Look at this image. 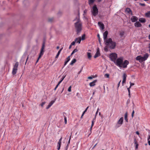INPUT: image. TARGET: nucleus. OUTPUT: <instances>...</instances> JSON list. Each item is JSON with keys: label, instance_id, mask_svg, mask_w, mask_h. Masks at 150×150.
<instances>
[{"label": "nucleus", "instance_id": "nucleus-1", "mask_svg": "<svg viewBox=\"0 0 150 150\" xmlns=\"http://www.w3.org/2000/svg\"><path fill=\"white\" fill-rule=\"evenodd\" d=\"M116 65L120 68H126L129 63V61L125 60L123 61V58L122 57H120L117 59L114 63Z\"/></svg>", "mask_w": 150, "mask_h": 150}, {"label": "nucleus", "instance_id": "nucleus-2", "mask_svg": "<svg viewBox=\"0 0 150 150\" xmlns=\"http://www.w3.org/2000/svg\"><path fill=\"white\" fill-rule=\"evenodd\" d=\"M75 29L77 35H80L82 29V23H79L76 22L74 24Z\"/></svg>", "mask_w": 150, "mask_h": 150}, {"label": "nucleus", "instance_id": "nucleus-3", "mask_svg": "<svg viewBox=\"0 0 150 150\" xmlns=\"http://www.w3.org/2000/svg\"><path fill=\"white\" fill-rule=\"evenodd\" d=\"M109 44L111 45L109 46V47L110 49H114L116 47V42L112 41L111 38H109L108 40H105V45L106 46L109 45Z\"/></svg>", "mask_w": 150, "mask_h": 150}, {"label": "nucleus", "instance_id": "nucleus-4", "mask_svg": "<svg viewBox=\"0 0 150 150\" xmlns=\"http://www.w3.org/2000/svg\"><path fill=\"white\" fill-rule=\"evenodd\" d=\"M149 56V55L147 53H146L143 57H142L141 55L137 56L136 58V59L139 61L140 63H141L146 60Z\"/></svg>", "mask_w": 150, "mask_h": 150}, {"label": "nucleus", "instance_id": "nucleus-5", "mask_svg": "<svg viewBox=\"0 0 150 150\" xmlns=\"http://www.w3.org/2000/svg\"><path fill=\"white\" fill-rule=\"evenodd\" d=\"M45 42L44 41L42 42V45L41 47V48L40 50V53L39 54V57L38 58L36 62L35 63V64H37V63L38 62L39 59L44 54V49L45 47Z\"/></svg>", "mask_w": 150, "mask_h": 150}, {"label": "nucleus", "instance_id": "nucleus-6", "mask_svg": "<svg viewBox=\"0 0 150 150\" xmlns=\"http://www.w3.org/2000/svg\"><path fill=\"white\" fill-rule=\"evenodd\" d=\"M109 58L114 63L117 59V54L115 53H111L109 55Z\"/></svg>", "mask_w": 150, "mask_h": 150}, {"label": "nucleus", "instance_id": "nucleus-7", "mask_svg": "<svg viewBox=\"0 0 150 150\" xmlns=\"http://www.w3.org/2000/svg\"><path fill=\"white\" fill-rule=\"evenodd\" d=\"M92 14L95 16H96L98 14V9L96 5L94 4L92 8Z\"/></svg>", "mask_w": 150, "mask_h": 150}, {"label": "nucleus", "instance_id": "nucleus-8", "mask_svg": "<svg viewBox=\"0 0 150 150\" xmlns=\"http://www.w3.org/2000/svg\"><path fill=\"white\" fill-rule=\"evenodd\" d=\"M100 55V50L99 48H98L97 50V52L95 54L94 57L95 58H96L98 57Z\"/></svg>", "mask_w": 150, "mask_h": 150}, {"label": "nucleus", "instance_id": "nucleus-9", "mask_svg": "<svg viewBox=\"0 0 150 150\" xmlns=\"http://www.w3.org/2000/svg\"><path fill=\"white\" fill-rule=\"evenodd\" d=\"M138 20V18L135 16H132L131 18V20L132 22L137 21Z\"/></svg>", "mask_w": 150, "mask_h": 150}, {"label": "nucleus", "instance_id": "nucleus-10", "mask_svg": "<svg viewBox=\"0 0 150 150\" xmlns=\"http://www.w3.org/2000/svg\"><path fill=\"white\" fill-rule=\"evenodd\" d=\"M108 31H105L103 34V36L104 40H107V38L108 35Z\"/></svg>", "mask_w": 150, "mask_h": 150}, {"label": "nucleus", "instance_id": "nucleus-11", "mask_svg": "<svg viewBox=\"0 0 150 150\" xmlns=\"http://www.w3.org/2000/svg\"><path fill=\"white\" fill-rule=\"evenodd\" d=\"M125 11L127 13L131 14L132 15H133V13L132 10L129 8H126Z\"/></svg>", "mask_w": 150, "mask_h": 150}, {"label": "nucleus", "instance_id": "nucleus-12", "mask_svg": "<svg viewBox=\"0 0 150 150\" xmlns=\"http://www.w3.org/2000/svg\"><path fill=\"white\" fill-rule=\"evenodd\" d=\"M98 24L100 27L101 28L102 30H103L104 29V25L102 22H98Z\"/></svg>", "mask_w": 150, "mask_h": 150}, {"label": "nucleus", "instance_id": "nucleus-13", "mask_svg": "<svg viewBox=\"0 0 150 150\" xmlns=\"http://www.w3.org/2000/svg\"><path fill=\"white\" fill-rule=\"evenodd\" d=\"M134 26L136 27H139L142 26V25L139 21H136L134 23Z\"/></svg>", "mask_w": 150, "mask_h": 150}, {"label": "nucleus", "instance_id": "nucleus-14", "mask_svg": "<svg viewBox=\"0 0 150 150\" xmlns=\"http://www.w3.org/2000/svg\"><path fill=\"white\" fill-rule=\"evenodd\" d=\"M123 122V118L122 117H121L119 120L118 121L117 124H120V125L122 124Z\"/></svg>", "mask_w": 150, "mask_h": 150}, {"label": "nucleus", "instance_id": "nucleus-15", "mask_svg": "<svg viewBox=\"0 0 150 150\" xmlns=\"http://www.w3.org/2000/svg\"><path fill=\"white\" fill-rule=\"evenodd\" d=\"M97 80H95L93 81V82H91L89 83V85L90 86H93L96 85V83L97 82Z\"/></svg>", "mask_w": 150, "mask_h": 150}, {"label": "nucleus", "instance_id": "nucleus-16", "mask_svg": "<svg viewBox=\"0 0 150 150\" xmlns=\"http://www.w3.org/2000/svg\"><path fill=\"white\" fill-rule=\"evenodd\" d=\"M139 21L142 23H145L146 20V19L144 18H140L139 19Z\"/></svg>", "mask_w": 150, "mask_h": 150}, {"label": "nucleus", "instance_id": "nucleus-17", "mask_svg": "<svg viewBox=\"0 0 150 150\" xmlns=\"http://www.w3.org/2000/svg\"><path fill=\"white\" fill-rule=\"evenodd\" d=\"M87 56L88 59H89V60H91L92 57V55L91 53L88 52H87Z\"/></svg>", "mask_w": 150, "mask_h": 150}, {"label": "nucleus", "instance_id": "nucleus-18", "mask_svg": "<svg viewBox=\"0 0 150 150\" xmlns=\"http://www.w3.org/2000/svg\"><path fill=\"white\" fill-rule=\"evenodd\" d=\"M63 48V47H62V48H61L58 52L57 55H56V57H55V58H58L60 52H61V51L62 50V49Z\"/></svg>", "mask_w": 150, "mask_h": 150}, {"label": "nucleus", "instance_id": "nucleus-19", "mask_svg": "<svg viewBox=\"0 0 150 150\" xmlns=\"http://www.w3.org/2000/svg\"><path fill=\"white\" fill-rule=\"evenodd\" d=\"M125 120L127 122H128V119L127 118V112H126L125 114Z\"/></svg>", "mask_w": 150, "mask_h": 150}, {"label": "nucleus", "instance_id": "nucleus-20", "mask_svg": "<svg viewBox=\"0 0 150 150\" xmlns=\"http://www.w3.org/2000/svg\"><path fill=\"white\" fill-rule=\"evenodd\" d=\"M17 70H18L17 69H15V68H13V71H12V74L13 75L16 74V73L17 71Z\"/></svg>", "mask_w": 150, "mask_h": 150}, {"label": "nucleus", "instance_id": "nucleus-21", "mask_svg": "<svg viewBox=\"0 0 150 150\" xmlns=\"http://www.w3.org/2000/svg\"><path fill=\"white\" fill-rule=\"evenodd\" d=\"M61 142H58V145L57 146V149L58 150H59L60 148V147L61 146Z\"/></svg>", "mask_w": 150, "mask_h": 150}, {"label": "nucleus", "instance_id": "nucleus-22", "mask_svg": "<svg viewBox=\"0 0 150 150\" xmlns=\"http://www.w3.org/2000/svg\"><path fill=\"white\" fill-rule=\"evenodd\" d=\"M76 59H74L72 60L71 62L70 63V65H73V64L76 62Z\"/></svg>", "mask_w": 150, "mask_h": 150}, {"label": "nucleus", "instance_id": "nucleus-23", "mask_svg": "<svg viewBox=\"0 0 150 150\" xmlns=\"http://www.w3.org/2000/svg\"><path fill=\"white\" fill-rule=\"evenodd\" d=\"M145 16L147 18L150 17V11H148L145 14Z\"/></svg>", "mask_w": 150, "mask_h": 150}, {"label": "nucleus", "instance_id": "nucleus-24", "mask_svg": "<svg viewBox=\"0 0 150 150\" xmlns=\"http://www.w3.org/2000/svg\"><path fill=\"white\" fill-rule=\"evenodd\" d=\"M18 66V62H16L15 63V64L14 65L13 68L15 69H17V68Z\"/></svg>", "mask_w": 150, "mask_h": 150}, {"label": "nucleus", "instance_id": "nucleus-25", "mask_svg": "<svg viewBox=\"0 0 150 150\" xmlns=\"http://www.w3.org/2000/svg\"><path fill=\"white\" fill-rule=\"evenodd\" d=\"M76 39H77V41H76L77 43H78L79 44H80L81 42V37H79V38H77Z\"/></svg>", "mask_w": 150, "mask_h": 150}, {"label": "nucleus", "instance_id": "nucleus-26", "mask_svg": "<svg viewBox=\"0 0 150 150\" xmlns=\"http://www.w3.org/2000/svg\"><path fill=\"white\" fill-rule=\"evenodd\" d=\"M66 76V75H65V76L63 75L62 76V78L61 79V80H60V81L58 82L59 83H60L62 82L63 81V80H64V79L65 78Z\"/></svg>", "mask_w": 150, "mask_h": 150}, {"label": "nucleus", "instance_id": "nucleus-27", "mask_svg": "<svg viewBox=\"0 0 150 150\" xmlns=\"http://www.w3.org/2000/svg\"><path fill=\"white\" fill-rule=\"evenodd\" d=\"M95 1V0H89L88 1V4L89 5L93 4Z\"/></svg>", "mask_w": 150, "mask_h": 150}, {"label": "nucleus", "instance_id": "nucleus-28", "mask_svg": "<svg viewBox=\"0 0 150 150\" xmlns=\"http://www.w3.org/2000/svg\"><path fill=\"white\" fill-rule=\"evenodd\" d=\"M127 76V75L125 73H124L123 75V80H126V78Z\"/></svg>", "mask_w": 150, "mask_h": 150}, {"label": "nucleus", "instance_id": "nucleus-29", "mask_svg": "<svg viewBox=\"0 0 150 150\" xmlns=\"http://www.w3.org/2000/svg\"><path fill=\"white\" fill-rule=\"evenodd\" d=\"M54 18H49L48 19V21L50 22H52L54 21Z\"/></svg>", "mask_w": 150, "mask_h": 150}, {"label": "nucleus", "instance_id": "nucleus-30", "mask_svg": "<svg viewBox=\"0 0 150 150\" xmlns=\"http://www.w3.org/2000/svg\"><path fill=\"white\" fill-rule=\"evenodd\" d=\"M77 39H75V40H74V41H73L72 42L71 45H75V43H76V41H77Z\"/></svg>", "mask_w": 150, "mask_h": 150}, {"label": "nucleus", "instance_id": "nucleus-31", "mask_svg": "<svg viewBox=\"0 0 150 150\" xmlns=\"http://www.w3.org/2000/svg\"><path fill=\"white\" fill-rule=\"evenodd\" d=\"M94 121H92V124H91V127L90 128V130L91 132V130L92 129V127L93 126V125H94Z\"/></svg>", "mask_w": 150, "mask_h": 150}, {"label": "nucleus", "instance_id": "nucleus-32", "mask_svg": "<svg viewBox=\"0 0 150 150\" xmlns=\"http://www.w3.org/2000/svg\"><path fill=\"white\" fill-rule=\"evenodd\" d=\"M124 33V32L123 31L120 32V35L121 37H122L123 36Z\"/></svg>", "mask_w": 150, "mask_h": 150}, {"label": "nucleus", "instance_id": "nucleus-33", "mask_svg": "<svg viewBox=\"0 0 150 150\" xmlns=\"http://www.w3.org/2000/svg\"><path fill=\"white\" fill-rule=\"evenodd\" d=\"M70 56H69L66 58L65 61L67 62H69V61L70 60Z\"/></svg>", "mask_w": 150, "mask_h": 150}, {"label": "nucleus", "instance_id": "nucleus-34", "mask_svg": "<svg viewBox=\"0 0 150 150\" xmlns=\"http://www.w3.org/2000/svg\"><path fill=\"white\" fill-rule=\"evenodd\" d=\"M148 141L149 145H150V135H149L148 137Z\"/></svg>", "mask_w": 150, "mask_h": 150}, {"label": "nucleus", "instance_id": "nucleus-35", "mask_svg": "<svg viewBox=\"0 0 150 150\" xmlns=\"http://www.w3.org/2000/svg\"><path fill=\"white\" fill-rule=\"evenodd\" d=\"M85 34H83L81 37V40H83L85 39Z\"/></svg>", "mask_w": 150, "mask_h": 150}, {"label": "nucleus", "instance_id": "nucleus-36", "mask_svg": "<svg viewBox=\"0 0 150 150\" xmlns=\"http://www.w3.org/2000/svg\"><path fill=\"white\" fill-rule=\"evenodd\" d=\"M97 37L98 38L99 42L100 44H101V41H100V35H99V34H98L97 35Z\"/></svg>", "mask_w": 150, "mask_h": 150}, {"label": "nucleus", "instance_id": "nucleus-37", "mask_svg": "<svg viewBox=\"0 0 150 150\" xmlns=\"http://www.w3.org/2000/svg\"><path fill=\"white\" fill-rule=\"evenodd\" d=\"M104 76L107 78H109V74H105Z\"/></svg>", "mask_w": 150, "mask_h": 150}, {"label": "nucleus", "instance_id": "nucleus-38", "mask_svg": "<svg viewBox=\"0 0 150 150\" xmlns=\"http://www.w3.org/2000/svg\"><path fill=\"white\" fill-rule=\"evenodd\" d=\"M45 103L46 102H42L41 103L40 105L42 107H43V105L45 104Z\"/></svg>", "mask_w": 150, "mask_h": 150}, {"label": "nucleus", "instance_id": "nucleus-39", "mask_svg": "<svg viewBox=\"0 0 150 150\" xmlns=\"http://www.w3.org/2000/svg\"><path fill=\"white\" fill-rule=\"evenodd\" d=\"M54 102L55 100H52L51 101V102L49 104H50L51 105H52L54 103Z\"/></svg>", "mask_w": 150, "mask_h": 150}, {"label": "nucleus", "instance_id": "nucleus-40", "mask_svg": "<svg viewBox=\"0 0 150 150\" xmlns=\"http://www.w3.org/2000/svg\"><path fill=\"white\" fill-rule=\"evenodd\" d=\"M71 86H70L68 88V91L69 92H71Z\"/></svg>", "mask_w": 150, "mask_h": 150}, {"label": "nucleus", "instance_id": "nucleus-41", "mask_svg": "<svg viewBox=\"0 0 150 150\" xmlns=\"http://www.w3.org/2000/svg\"><path fill=\"white\" fill-rule=\"evenodd\" d=\"M64 120L65 123V124H66L67 122V117L65 116H64Z\"/></svg>", "mask_w": 150, "mask_h": 150}, {"label": "nucleus", "instance_id": "nucleus-42", "mask_svg": "<svg viewBox=\"0 0 150 150\" xmlns=\"http://www.w3.org/2000/svg\"><path fill=\"white\" fill-rule=\"evenodd\" d=\"M107 46H106L105 47V48H104V50L106 51V52H107L108 50V47Z\"/></svg>", "mask_w": 150, "mask_h": 150}, {"label": "nucleus", "instance_id": "nucleus-43", "mask_svg": "<svg viewBox=\"0 0 150 150\" xmlns=\"http://www.w3.org/2000/svg\"><path fill=\"white\" fill-rule=\"evenodd\" d=\"M134 144L138 143L137 142V141L136 138H134Z\"/></svg>", "mask_w": 150, "mask_h": 150}, {"label": "nucleus", "instance_id": "nucleus-44", "mask_svg": "<svg viewBox=\"0 0 150 150\" xmlns=\"http://www.w3.org/2000/svg\"><path fill=\"white\" fill-rule=\"evenodd\" d=\"M78 51V50L76 49H74L73 51H72L73 52V53H75V52H77Z\"/></svg>", "mask_w": 150, "mask_h": 150}, {"label": "nucleus", "instance_id": "nucleus-45", "mask_svg": "<svg viewBox=\"0 0 150 150\" xmlns=\"http://www.w3.org/2000/svg\"><path fill=\"white\" fill-rule=\"evenodd\" d=\"M135 144V149H138V146H139L138 144L137 143V144Z\"/></svg>", "mask_w": 150, "mask_h": 150}, {"label": "nucleus", "instance_id": "nucleus-46", "mask_svg": "<svg viewBox=\"0 0 150 150\" xmlns=\"http://www.w3.org/2000/svg\"><path fill=\"white\" fill-rule=\"evenodd\" d=\"M139 5L141 6H145V4H142V3H139Z\"/></svg>", "mask_w": 150, "mask_h": 150}, {"label": "nucleus", "instance_id": "nucleus-47", "mask_svg": "<svg viewBox=\"0 0 150 150\" xmlns=\"http://www.w3.org/2000/svg\"><path fill=\"white\" fill-rule=\"evenodd\" d=\"M130 86H131H131H132L134 85V83H132L131 82H130Z\"/></svg>", "mask_w": 150, "mask_h": 150}, {"label": "nucleus", "instance_id": "nucleus-48", "mask_svg": "<svg viewBox=\"0 0 150 150\" xmlns=\"http://www.w3.org/2000/svg\"><path fill=\"white\" fill-rule=\"evenodd\" d=\"M126 81V80H123H123H122V86H123V84H124V83H125Z\"/></svg>", "mask_w": 150, "mask_h": 150}, {"label": "nucleus", "instance_id": "nucleus-49", "mask_svg": "<svg viewBox=\"0 0 150 150\" xmlns=\"http://www.w3.org/2000/svg\"><path fill=\"white\" fill-rule=\"evenodd\" d=\"M69 145L68 144L66 147L65 150H67L68 149L69 147Z\"/></svg>", "mask_w": 150, "mask_h": 150}, {"label": "nucleus", "instance_id": "nucleus-50", "mask_svg": "<svg viewBox=\"0 0 150 150\" xmlns=\"http://www.w3.org/2000/svg\"><path fill=\"white\" fill-rule=\"evenodd\" d=\"M88 108H89V106L87 107L86 108V110H85L83 112H84V113H85V112H86L87 110L88 109Z\"/></svg>", "mask_w": 150, "mask_h": 150}, {"label": "nucleus", "instance_id": "nucleus-51", "mask_svg": "<svg viewBox=\"0 0 150 150\" xmlns=\"http://www.w3.org/2000/svg\"><path fill=\"white\" fill-rule=\"evenodd\" d=\"M71 139V136H70L69 140V141L68 142V144L69 145V144H70V141Z\"/></svg>", "mask_w": 150, "mask_h": 150}, {"label": "nucleus", "instance_id": "nucleus-52", "mask_svg": "<svg viewBox=\"0 0 150 150\" xmlns=\"http://www.w3.org/2000/svg\"><path fill=\"white\" fill-rule=\"evenodd\" d=\"M76 22H78L79 23H81L80 22L79 19H77V21Z\"/></svg>", "mask_w": 150, "mask_h": 150}, {"label": "nucleus", "instance_id": "nucleus-53", "mask_svg": "<svg viewBox=\"0 0 150 150\" xmlns=\"http://www.w3.org/2000/svg\"><path fill=\"white\" fill-rule=\"evenodd\" d=\"M121 81V80H120L119 82V83H118V85H117V87H119L120 86V83Z\"/></svg>", "mask_w": 150, "mask_h": 150}, {"label": "nucleus", "instance_id": "nucleus-54", "mask_svg": "<svg viewBox=\"0 0 150 150\" xmlns=\"http://www.w3.org/2000/svg\"><path fill=\"white\" fill-rule=\"evenodd\" d=\"M28 58H29V56L28 55L27 57V58L26 59V62H25V64H26V63H27V62L28 59Z\"/></svg>", "mask_w": 150, "mask_h": 150}, {"label": "nucleus", "instance_id": "nucleus-55", "mask_svg": "<svg viewBox=\"0 0 150 150\" xmlns=\"http://www.w3.org/2000/svg\"><path fill=\"white\" fill-rule=\"evenodd\" d=\"M93 77L92 76H89V77H88V79H93Z\"/></svg>", "mask_w": 150, "mask_h": 150}, {"label": "nucleus", "instance_id": "nucleus-56", "mask_svg": "<svg viewBox=\"0 0 150 150\" xmlns=\"http://www.w3.org/2000/svg\"><path fill=\"white\" fill-rule=\"evenodd\" d=\"M50 106H49V105H47V106L46 107V109H48L49 108H50Z\"/></svg>", "mask_w": 150, "mask_h": 150}, {"label": "nucleus", "instance_id": "nucleus-57", "mask_svg": "<svg viewBox=\"0 0 150 150\" xmlns=\"http://www.w3.org/2000/svg\"><path fill=\"white\" fill-rule=\"evenodd\" d=\"M84 114H85V113H84V112H83V113L81 115V118H82V117L83 116Z\"/></svg>", "mask_w": 150, "mask_h": 150}, {"label": "nucleus", "instance_id": "nucleus-58", "mask_svg": "<svg viewBox=\"0 0 150 150\" xmlns=\"http://www.w3.org/2000/svg\"><path fill=\"white\" fill-rule=\"evenodd\" d=\"M136 133L137 135H139V132L138 131H136Z\"/></svg>", "mask_w": 150, "mask_h": 150}, {"label": "nucleus", "instance_id": "nucleus-59", "mask_svg": "<svg viewBox=\"0 0 150 150\" xmlns=\"http://www.w3.org/2000/svg\"><path fill=\"white\" fill-rule=\"evenodd\" d=\"M60 84V83H59V82L58 83V84L56 85V86L55 87L56 88H57L58 87V86H59Z\"/></svg>", "mask_w": 150, "mask_h": 150}, {"label": "nucleus", "instance_id": "nucleus-60", "mask_svg": "<svg viewBox=\"0 0 150 150\" xmlns=\"http://www.w3.org/2000/svg\"><path fill=\"white\" fill-rule=\"evenodd\" d=\"M96 116H95V117H94V118L93 119V120L92 121H95V120H96Z\"/></svg>", "mask_w": 150, "mask_h": 150}, {"label": "nucleus", "instance_id": "nucleus-61", "mask_svg": "<svg viewBox=\"0 0 150 150\" xmlns=\"http://www.w3.org/2000/svg\"><path fill=\"white\" fill-rule=\"evenodd\" d=\"M98 110H97V111H96V115H95L96 116L97 114H98Z\"/></svg>", "mask_w": 150, "mask_h": 150}, {"label": "nucleus", "instance_id": "nucleus-62", "mask_svg": "<svg viewBox=\"0 0 150 150\" xmlns=\"http://www.w3.org/2000/svg\"><path fill=\"white\" fill-rule=\"evenodd\" d=\"M68 62H67L66 61H65L64 62V67L67 64V63Z\"/></svg>", "mask_w": 150, "mask_h": 150}, {"label": "nucleus", "instance_id": "nucleus-63", "mask_svg": "<svg viewBox=\"0 0 150 150\" xmlns=\"http://www.w3.org/2000/svg\"><path fill=\"white\" fill-rule=\"evenodd\" d=\"M62 139V137L61 138H60V139L59 140V142H61Z\"/></svg>", "mask_w": 150, "mask_h": 150}, {"label": "nucleus", "instance_id": "nucleus-64", "mask_svg": "<svg viewBox=\"0 0 150 150\" xmlns=\"http://www.w3.org/2000/svg\"><path fill=\"white\" fill-rule=\"evenodd\" d=\"M81 70H80V71H79L78 73V74H79L80 73H81Z\"/></svg>", "mask_w": 150, "mask_h": 150}]
</instances>
